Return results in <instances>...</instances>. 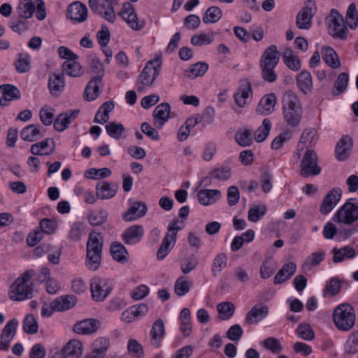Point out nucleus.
<instances>
[{"instance_id":"obj_1","label":"nucleus","mask_w":358,"mask_h":358,"mask_svg":"<svg viewBox=\"0 0 358 358\" xmlns=\"http://www.w3.org/2000/svg\"><path fill=\"white\" fill-rule=\"evenodd\" d=\"M283 117L287 124L296 127L301 122L303 109L298 96L292 91H287L283 95Z\"/></svg>"},{"instance_id":"obj_2","label":"nucleus","mask_w":358,"mask_h":358,"mask_svg":"<svg viewBox=\"0 0 358 358\" xmlns=\"http://www.w3.org/2000/svg\"><path fill=\"white\" fill-rule=\"evenodd\" d=\"M34 274L32 270H27L15 279L9 289V297L12 301H21L32 298L31 280Z\"/></svg>"},{"instance_id":"obj_3","label":"nucleus","mask_w":358,"mask_h":358,"mask_svg":"<svg viewBox=\"0 0 358 358\" xmlns=\"http://www.w3.org/2000/svg\"><path fill=\"white\" fill-rule=\"evenodd\" d=\"M280 54L275 45L268 47L263 52L259 66L262 78L268 83H273L277 79L275 68L279 62Z\"/></svg>"},{"instance_id":"obj_4","label":"nucleus","mask_w":358,"mask_h":358,"mask_svg":"<svg viewBox=\"0 0 358 358\" xmlns=\"http://www.w3.org/2000/svg\"><path fill=\"white\" fill-rule=\"evenodd\" d=\"M355 309L350 303H341L334 310L333 321L336 328L341 331L351 330L355 325Z\"/></svg>"},{"instance_id":"obj_5","label":"nucleus","mask_w":358,"mask_h":358,"mask_svg":"<svg viewBox=\"0 0 358 358\" xmlns=\"http://www.w3.org/2000/svg\"><path fill=\"white\" fill-rule=\"evenodd\" d=\"M103 248V238L100 233L90 234L87 243V266L92 270H96L101 262Z\"/></svg>"},{"instance_id":"obj_6","label":"nucleus","mask_w":358,"mask_h":358,"mask_svg":"<svg viewBox=\"0 0 358 358\" xmlns=\"http://www.w3.org/2000/svg\"><path fill=\"white\" fill-rule=\"evenodd\" d=\"M161 62L159 59L150 61L139 75L137 80V90L143 92L145 87H150L159 74Z\"/></svg>"},{"instance_id":"obj_7","label":"nucleus","mask_w":358,"mask_h":358,"mask_svg":"<svg viewBox=\"0 0 358 358\" xmlns=\"http://www.w3.org/2000/svg\"><path fill=\"white\" fill-rule=\"evenodd\" d=\"M326 20L329 26V33L331 36L341 40L347 38L348 29L344 24L342 15L338 10L332 9Z\"/></svg>"},{"instance_id":"obj_8","label":"nucleus","mask_w":358,"mask_h":358,"mask_svg":"<svg viewBox=\"0 0 358 358\" xmlns=\"http://www.w3.org/2000/svg\"><path fill=\"white\" fill-rule=\"evenodd\" d=\"M333 220L337 223L352 224L358 220V206L347 201L336 211Z\"/></svg>"},{"instance_id":"obj_9","label":"nucleus","mask_w":358,"mask_h":358,"mask_svg":"<svg viewBox=\"0 0 358 358\" xmlns=\"http://www.w3.org/2000/svg\"><path fill=\"white\" fill-rule=\"evenodd\" d=\"M113 289L110 280L94 277L91 280L90 291L92 297L96 301H103Z\"/></svg>"},{"instance_id":"obj_10","label":"nucleus","mask_w":358,"mask_h":358,"mask_svg":"<svg viewBox=\"0 0 358 358\" xmlns=\"http://www.w3.org/2000/svg\"><path fill=\"white\" fill-rule=\"evenodd\" d=\"M113 3L108 0H89V6L94 13L113 23L116 20Z\"/></svg>"},{"instance_id":"obj_11","label":"nucleus","mask_w":358,"mask_h":358,"mask_svg":"<svg viewBox=\"0 0 358 358\" xmlns=\"http://www.w3.org/2000/svg\"><path fill=\"white\" fill-rule=\"evenodd\" d=\"M321 168L317 165V156L315 151L307 150L301 162V175L303 177L318 175Z\"/></svg>"},{"instance_id":"obj_12","label":"nucleus","mask_w":358,"mask_h":358,"mask_svg":"<svg viewBox=\"0 0 358 358\" xmlns=\"http://www.w3.org/2000/svg\"><path fill=\"white\" fill-rule=\"evenodd\" d=\"M120 15L134 30H141L145 25L143 21L139 22L138 20L137 14L134 10V6L129 2L123 3Z\"/></svg>"},{"instance_id":"obj_13","label":"nucleus","mask_w":358,"mask_h":358,"mask_svg":"<svg viewBox=\"0 0 358 358\" xmlns=\"http://www.w3.org/2000/svg\"><path fill=\"white\" fill-rule=\"evenodd\" d=\"M18 321L17 319L9 320L1 334L0 350L6 351L9 349L10 343L16 334Z\"/></svg>"},{"instance_id":"obj_14","label":"nucleus","mask_w":358,"mask_h":358,"mask_svg":"<svg viewBox=\"0 0 358 358\" xmlns=\"http://www.w3.org/2000/svg\"><path fill=\"white\" fill-rule=\"evenodd\" d=\"M341 197V190L338 188H334L329 191L324 196L320 206V211L323 215L329 213Z\"/></svg>"},{"instance_id":"obj_15","label":"nucleus","mask_w":358,"mask_h":358,"mask_svg":"<svg viewBox=\"0 0 358 358\" xmlns=\"http://www.w3.org/2000/svg\"><path fill=\"white\" fill-rule=\"evenodd\" d=\"M315 10L313 6H306L299 12L296 20V25L299 29H309L311 27Z\"/></svg>"},{"instance_id":"obj_16","label":"nucleus","mask_w":358,"mask_h":358,"mask_svg":"<svg viewBox=\"0 0 358 358\" xmlns=\"http://www.w3.org/2000/svg\"><path fill=\"white\" fill-rule=\"evenodd\" d=\"M352 148V138L348 135L343 136L337 143L335 155L338 160L344 161L350 155Z\"/></svg>"},{"instance_id":"obj_17","label":"nucleus","mask_w":358,"mask_h":358,"mask_svg":"<svg viewBox=\"0 0 358 358\" xmlns=\"http://www.w3.org/2000/svg\"><path fill=\"white\" fill-rule=\"evenodd\" d=\"M67 16L71 20L83 22L87 18V8L79 1L73 2L68 7Z\"/></svg>"},{"instance_id":"obj_18","label":"nucleus","mask_w":358,"mask_h":358,"mask_svg":"<svg viewBox=\"0 0 358 358\" xmlns=\"http://www.w3.org/2000/svg\"><path fill=\"white\" fill-rule=\"evenodd\" d=\"M100 326V322L96 319H86L76 323L73 326L75 333L89 335L95 333Z\"/></svg>"},{"instance_id":"obj_19","label":"nucleus","mask_w":358,"mask_h":358,"mask_svg":"<svg viewBox=\"0 0 358 358\" xmlns=\"http://www.w3.org/2000/svg\"><path fill=\"white\" fill-rule=\"evenodd\" d=\"M268 314V307L263 303L253 306L248 312L245 322L248 324H256L265 318Z\"/></svg>"},{"instance_id":"obj_20","label":"nucleus","mask_w":358,"mask_h":358,"mask_svg":"<svg viewBox=\"0 0 358 358\" xmlns=\"http://www.w3.org/2000/svg\"><path fill=\"white\" fill-rule=\"evenodd\" d=\"M144 234V229L141 225H133L127 228L122 235L125 244H135L139 242Z\"/></svg>"},{"instance_id":"obj_21","label":"nucleus","mask_w":358,"mask_h":358,"mask_svg":"<svg viewBox=\"0 0 358 358\" xmlns=\"http://www.w3.org/2000/svg\"><path fill=\"white\" fill-rule=\"evenodd\" d=\"M79 113L80 110H74L58 115L54 122L55 129L58 131L66 129L69 124L78 117Z\"/></svg>"},{"instance_id":"obj_22","label":"nucleus","mask_w":358,"mask_h":358,"mask_svg":"<svg viewBox=\"0 0 358 358\" xmlns=\"http://www.w3.org/2000/svg\"><path fill=\"white\" fill-rule=\"evenodd\" d=\"M92 71L96 74L93 77L87 85V91L92 86L94 87L95 90H98V84L101 83L102 78L104 76V68L103 64L97 58H93L91 61Z\"/></svg>"},{"instance_id":"obj_23","label":"nucleus","mask_w":358,"mask_h":358,"mask_svg":"<svg viewBox=\"0 0 358 358\" xmlns=\"http://www.w3.org/2000/svg\"><path fill=\"white\" fill-rule=\"evenodd\" d=\"M148 208L145 203L136 201L133 206L124 213L123 219L124 221H132L137 218L142 217L147 213Z\"/></svg>"},{"instance_id":"obj_24","label":"nucleus","mask_w":358,"mask_h":358,"mask_svg":"<svg viewBox=\"0 0 358 358\" xmlns=\"http://www.w3.org/2000/svg\"><path fill=\"white\" fill-rule=\"evenodd\" d=\"M44 131L43 128L41 129L40 125L29 124L22 129L20 132V136L24 141L33 142L38 138L43 137Z\"/></svg>"},{"instance_id":"obj_25","label":"nucleus","mask_w":358,"mask_h":358,"mask_svg":"<svg viewBox=\"0 0 358 358\" xmlns=\"http://www.w3.org/2000/svg\"><path fill=\"white\" fill-rule=\"evenodd\" d=\"M296 265L294 262L285 264L278 271L273 279L275 285H280L289 280L296 272Z\"/></svg>"},{"instance_id":"obj_26","label":"nucleus","mask_w":358,"mask_h":358,"mask_svg":"<svg viewBox=\"0 0 358 358\" xmlns=\"http://www.w3.org/2000/svg\"><path fill=\"white\" fill-rule=\"evenodd\" d=\"M64 358H80L83 353V344L76 339L69 341L62 350Z\"/></svg>"},{"instance_id":"obj_27","label":"nucleus","mask_w":358,"mask_h":358,"mask_svg":"<svg viewBox=\"0 0 358 358\" xmlns=\"http://www.w3.org/2000/svg\"><path fill=\"white\" fill-rule=\"evenodd\" d=\"M20 97L19 90L11 85L0 86V104L6 106L8 101L18 99Z\"/></svg>"},{"instance_id":"obj_28","label":"nucleus","mask_w":358,"mask_h":358,"mask_svg":"<svg viewBox=\"0 0 358 358\" xmlns=\"http://www.w3.org/2000/svg\"><path fill=\"white\" fill-rule=\"evenodd\" d=\"M165 334L164 324L162 319L157 320L150 331V343L151 345L158 348L160 345L161 341Z\"/></svg>"},{"instance_id":"obj_29","label":"nucleus","mask_w":358,"mask_h":358,"mask_svg":"<svg viewBox=\"0 0 358 358\" xmlns=\"http://www.w3.org/2000/svg\"><path fill=\"white\" fill-rule=\"evenodd\" d=\"M65 86L63 73H52L49 76L48 88L51 94L57 96L63 91Z\"/></svg>"},{"instance_id":"obj_30","label":"nucleus","mask_w":358,"mask_h":358,"mask_svg":"<svg viewBox=\"0 0 358 358\" xmlns=\"http://www.w3.org/2000/svg\"><path fill=\"white\" fill-rule=\"evenodd\" d=\"M275 103V95L274 94H267L260 100L257 107V112L262 115H268L273 111Z\"/></svg>"},{"instance_id":"obj_31","label":"nucleus","mask_w":358,"mask_h":358,"mask_svg":"<svg viewBox=\"0 0 358 358\" xmlns=\"http://www.w3.org/2000/svg\"><path fill=\"white\" fill-rule=\"evenodd\" d=\"M117 184H110L106 181L99 182L96 185V195L101 199H110L113 197L117 189Z\"/></svg>"},{"instance_id":"obj_32","label":"nucleus","mask_w":358,"mask_h":358,"mask_svg":"<svg viewBox=\"0 0 358 358\" xmlns=\"http://www.w3.org/2000/svg\"><path fill=\"white\" fill-rule=\"evenodd\" d=\"M77 299L73 295H66L57 298L51 303L52 308L56 311L68 310L76 303Z\"/></svg>"},{"instance_id":"obj_33","label":"nucleus","mask_w":358,"mask_h":358,"mask_svg":"<svg viewBox=\"0 0 358 358\" xmlns=\"http://www.w3.org/2000/svg\"><path fill=\"white\" fill-rule=\"evenodd\" d=\"M171 106L168 103H162L158 105L153 112V117L156 124L163 125L169 118Z\"/></svg>"},{"instance_id":"obj_34","label":"nucleus","mask_w":358,"mask_h":358,"mask_svg":"<svg viewBox=\"0 0 358 358\" xmlns=\"http://www.w3.org/2000/svg\"><path fill=\"white\" fill-rule=\"evenodd\" d=\"M322 59L325 63L333 69H338L341 66V62L336 51L329 47L325 46L322 49Z\"/></svg>"},{"instance_id":"obj_35","label":"nucleus","mask_w":358,"mask_h":358,"mask_svg":"<svg viewBox=\"0 0 358 358\" xmlns=\"http://www.w3.org/2000/svg\"><path fill=\"white\" fill-rule=\"evenodd\" d=\"M197 196L199 203L207 206L215 202L220 198V192L217 189H203L198 192Z\"/></svg>"},{"instance_id":"obj_36","label":"nucleus","mask_w":358,"mask_h":358,"mask_svg":"<svg viewBox=\"0 0 358 358\" xmlns=\"http://www.w3.org/2000/svg\"><path fill=\"white\" fill-rule=\"evenodd\" d=\"M325 252L318 251L311 253L302 264V268L305 271H310L313 267L317 266L324 259Z\"/></svg>"},{"instance_id":"obj_37","label":"nucleus","mask_w":358,"mask_h":358,"mask_svg":"<svg viewBox=\"0 0 358 358\" xmlns=\"http://www.w3.org/2000/svg\"><path fill=\"white\" fill-rule=\"evenodd\" d=\"M35 10V5L31 0H21L17 7L18 16L25 19L31 18Z\"/></svg>"},{"instance_id":"obj_38","label":"nucleus","mask_w":358,"mask_h":358,"mask_svg":"<svg viewBox=\"0 0 358 358\" xmlns=\"http://www.w3.org/2000/svg\"><path fill=\"white\" fill-rule=\"evenodd\" d=\"M332 252L334 253L333 261L334 263L341 262L345 259H352L356 255L355 250L349 245L340 249L334 248Z\"/></svg>"},{"instance_id":"obj_39","label":"nucleus","mask_w":358,"mask_h":358,"mask_svg":"<svg viewBox=\"0 0 358 358\" xmlns=\"http://www.w3.org/2000/svg\"><path fill=\"white\" fill-rule=\"evenodd\" d=\"M63 73L71 77L80 76L83 73L81 65L76 60H66L62 64Z\"/></svg>"},{"instance_id":"obj_40","label":"nucleus","mask_w":358,"mask_h":358,"mask_svg":"<svg viewBox=\"0 0 358 358\" xmlns=\"http://www.w3.org/2000/svg\"><path fill=\"white\" fill-rule=\"evenodd\" d=\"M297 85L301 91L307 94L313 88L312 77L307 71H303L297 77Z\"/></svg>"},{"instance_id":"obj_41","label":"nucleus","mask_w":358,"mask_h":358,"mask_svg":"<svg viewBox=\"0 0 358 358\" xmlns=\"http://www.w3.org/2000/svg\"><path fill=\"white\" fill-rule=\"evenodd\" d=\"M208 69V64L205 62H197L190 66L188 70L185 72V76L190 79L203 76Z\"/></svg>"},{"instance_id":"obj_42","label":"nucleus","mask_w":358,"mask_h":358,"mask_svg":"<svg viewBox=\"0 0 358 358\" xmlns=\"http://www.w3.org/2000/svg\"><path fill=\"white\" fill-rule=\"evenodd\" d=\"M110 253L115 260L124 263L127 262V251L120 243H113L110 246Z\"/></svg>"},{"instance_id":"obj_43","label":"nucleus","mask_w":358,"mask_h":358,"mask_svg":"<svg viewBox=\"0 0 358 358\" xmlns=\"http://www.w3.org/2000/svg\"><path fill=\"white\" fill-rule=\"evenodd\" d=\"M271 127V121L266 118L263 120L262 125L255 132V139L258 143L263 142L268 136Z\"/></svg>"},{"instance_id":"obj_44","label":"nucleus","mask_w":358,"mask_h":358,"mask_svg":"<svg viewBox=\"0 0 358 358\" xmlns=\"http://www.w3.org/2000/svg\"><path fill=\"white\" fill-rule=\"evenodd\" d=\"M108 213L103 209L91 211L88 215V221L91 225L99 226L106 222Z\"/></svg>"},{"instance_id":"obj_45","label":"nucleus","mask_w":358,"mask_h":358,"mask_svg":"<svg viewBox=\"0 0 358 358\" xmlns=\"http://www.w3.org/2000/svg\"><path fill=\"white\" fill-rule=\"evenodd\" d=\"M284 62L288 68L293 71H298L301 68V62L297 57L292 55L291 49H287L283 53Z\"/></svg>"},{"instance_id":"obj_46","label":"nucleus","mask_w":358,"mask_h":358,"mask_svg":"<svg viewBox=\"0 0 358 358\" xmlns=\"http://www.w3.org/2000/svg\"><path fill=\"white\" fill-rule=\"evenodd\" d=\"M217 310L221 315L222 320H229L234 313L235 306L231 302L225 301L220 303L217 306Z\"/></svg>"},{"instance_id":"obj_47","label":"nucleus","mask_w":358,"mask_h":358,"mask_svg":"<svg viewBox=\"0 0 358 358\" xmlns=\"http://www.w3.org/2000/svg\"><path fill=\"white\" fill-rule=\"evenodd\" d=\"M251 93V85L249 82H247L246 86L240 92H238L234 94V98L236 103L239 107H244L246 104L247 99L249 97V94Z\"/></svg>"},{"instance_id":"obj_48","label":"nucleus","mask_w":358,"mask_h":358,"mask_svg":"<svg viewBox=\"0 0 358 358\" xmlns=\"http://www.w3.org/2000/svg\"><path fill=\"white\" fill-rule=\"evenodd\" d=\"M222 15V10L220 8L212 6L206 11V15L203 17V21L204 23H215L220 20Z\"/></svg>"},{"instance_id":"obj_49","label":"nucleus","mask_w":358,"mask_h":358,"mask_svg":"<svg viewBox=\"0 0 358 358\" xmlns=\"http://www.w3.org/2000/svg\"><path fill=\"white\" fill-rule=\"evenodd\" d=\"M227 257L224 253L218 254L214 259L212 264V273L214 276L220 273L227 265Z\"/></svg>"},{"instance_id":"obj_50","label":"nucleus","mask_w":358,"mask_h":358,"mask_svg":"<svg viewBox=\"0 0 358 358\" xmlns=\"http://www.w3.org/2000/svg\"><path fill=\"white\" fill-rule=\"evenodd\" d=\"M23 330L29 334H36L38 331V323L32 314H28L24 319L22 324Z\"/></svg>"},{"instance_id":"obj_51","label":"nucleus","mask_w":358,"mask_h":358,"mask_svg":"<svg viewBox=\"0 0 358 358\" xmlns=\"http://www.w3.org/2000/svg\"><path fill=\"white\" fill-rule=\"evenodd\" d=\"M346 23L351 28L354 29L358 24V13L355 3H352L348 10L345 17Z\"/></svg>"},{"instance_id":"obj_52","label":"nucleus","mask_w":358,"mask_h":358,"mask_svg":"<svg viewBox=\"0 0 358 358\" xmlns=\"http://www.w3.org/2000/svg\"><path fill=\"white\" fill-rule=\"evenodd\" d=\"M348 84V75L346 73H341L338 75V78L335 80L334 87L336 89V92L333 91L332 93L336 95H340L347 88Z\"/></svg>"},{"instance_id":"obj_53","label":"nucleus","mask_w":358,"mask_h":358,"mask_svg":"<svg viewBox=\"0 0 358 358\" xmlns=\"http://www.w3.org/2000/svg\"><path fill=\"white\" fill-rule=\"evenodd\" d=\"M107 134L112 138L118 139L124 131V127L120 123L110 122L106 126Z\"/></svg>"},{"instance_id":"obj_54","label":"nucleus","mask_w":358,"mask_h":358,"mask_svg":"<svg viewBox=\"0 0 358 358\" xmlns=\"http://www.w3.org/2000/svg\"><path fill=\"white\" fill-rule=\"evenodd\" d=\"M18 59L15 62V69L19 73L27 72L30 69V57L27 54H19Z\"/></svg>"},{"instance_id":"obj_55","label":"nucleus","mask_w":358,"mask_h":358,"mask_svg":"<svg viewBox=\"0 0 358 358\" xmlns=\"http://www.w3.org/2000/svg\"><path fill=\"white\" fill-rule=\"evenodd\" d=\"M171 239L169 236V233H167L166 236L164 238L161 245L157 251V259L159 260L164 259L170 252L172 247H171Z\"/></svg>"},{"instance_id":"obj_56","label":"nucleus","mask_w":358,"mask_h":358,"mask_svg":"<svg viewBox=\"0 0 358 358\" xmlns=\"http://www.w3.org/2000/svg\"><path fill=\"white\" fill-rule=\"evenodd\" d=\"M236 141L242 147H247L252 144V139L251 131L249 129H245L243 131H238L235 136Z\"/></svg>"},{"instance_id":"obj_57","label":"nucleus","mask_w":358,"mask_h":358,"mask_svg":"<svg viewBox=\"0 0 358 358\" xmlns=\"http://www.w3.org/2000/svg\"><path fill=\"white\" fill-rule=\"evenodd\" d=\"M191 283L183 276L180 277L175 283V292L178 296L186 294L190 288Z\"/></svg>"},{"instance_id":"obj_58","label":"nucleus","mask_w":358,"mask_h":358,"mask_svg":"<svg viewBox=\"0 0 358 358\" xmlns=\"http://www.w3.org/2000/svg\"><path fill=\"white\" fill-rule=\"evenodd\" d=\"M88 177L91 179H101L108 177L111 175V171L108 168H102L99 169H90L86 171Z\"/></svg>"},{"instance_id":"obj_59","label":"nucleus","mask_w":358,"mask_h":358,"mask_svg":"<svg viewBox=\"0 0 358 358\" xmlns=\"http://www.w3.org/2000/svg\"><path fill=\"white\" fill-rule=\"evenodd\" d=\"M266 211L265 206H256L248 211V220L251 222H256L262 217H263Z\"/></svg>"},{"instance_id":"obj_60","label":"nucleus","mask_w":358,"mask_h":358,"mask_svg":"<svg viewBox=\"0 0 358 358\" xmlns=\"http://www.w3.org/2000/svg\"><path fill=\"white\" fill-rule=\"evenodd\" d=\"M128 352L131 355L141 358L143 355V350L141 345L135 339H130L127 344Z\"/></svg>"},{"instance_id":"obj_61","label":"nucleus","mask_w":358,"mask_h":358,"mask_svg":"<svg viewBox=\"0 0 358 358\" xmlns=\"http://www.w3.org/2000/svg\"><path fill=\"white\" fill-rule=\"evenodd\" d=\"M297 333L302 339L306 341H311L315 337L314 331L308 324H299L297 328Z\"/></svg>"},{"instance_id":"obj_62","label":"nucleus","mask_w":358,"mask_h":358,"mask_svg":"<svg viewBox=\"0 0 358 358\" xmlns=\"http://www.w3.org/2000/svg\"><path fill=\"white\" fill-rule=\"evenodd\" d=\"M341 281L338 278H331L327 282L324 292H327L332 296L337 295L341 289Z\"/></svg>"},{"instance_id":"obj_63","label":"nucleus","mask_w":358,"mask_h":358,"mask_svg":"<svg viewBox=\"0 0 358 358\" xmlns=\"http://www.w3.org/2000/svg\"><path fill=\"white\" fill-rule=\"evenodd\" d=\"M262 344L265 348L272 352L278 354L282 351V346L279 341L273 337H269L263 341Z\"/></svg>"},{"instance_id":"obj_64","label":"nucleus","mask_w":358,"mask_h":358,"mask_svg":"<svg viewBox=\"0 0 358 358\" xmlns=\"http://www.w3.org/2000/svg\"><path fill=\"white\" fill-rule=\"evenodd\" d=\"M198 264V261L194 255L185 258L181 263L180 267L184 274L189 273L194 270Z\"/></svg>"}]
</instances>
